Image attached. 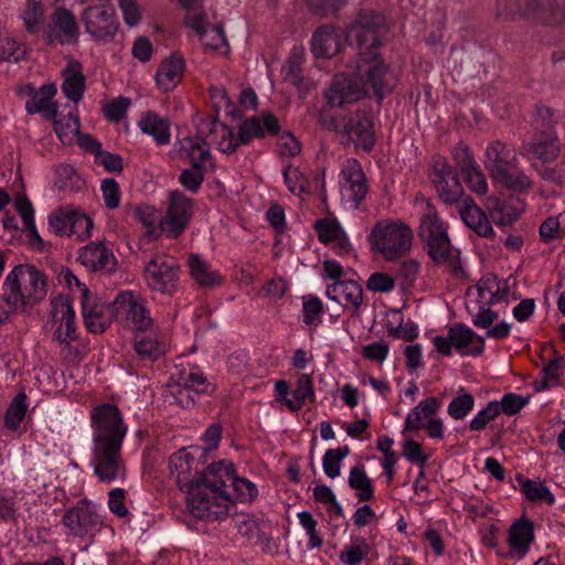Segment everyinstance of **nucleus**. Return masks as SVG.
Masks as SVG:
<instances>
[{
  "mask_svg": "<svg viewBox=\"0 0 565 565\" xmlns=\"http://www.w3.org/2000/svg\"><path fill=\"white\" fill-rule=\"evenodd\" d=\"M180 143V156L190 159L192 164L200 158H202V164H204L211 157L210 147L205 140L186 137L183 138Z\"/></svg>",
  "mask_w": 565,
  "mask_h": 565,
  "instance_id": "43",
  "label": "nucleus"
},
{
  "mask_svg": "<svg viewBox=\"0 0 565 565\" xmlns=\"http://www.w3.org/2000/svg\"><path fill=\"white\" fill-rule=\"evenodd\" d=\"M72 217L73 209L56 210L49 216V226L57 236H70Z\"/></svg>",
  "mask_w": 565,
  "mask_h": 565,
  "instance_id": "53",
  "label": "nucleus"
},
{
  "mask_svg": "<svg viewBox=\"0 0 565 565\" xmlns=\"http://www.w3.org/2000/svg\"><path fill=\"white\" fill-rule=\"evenodd\" d=\"M305 61L303 50L294 47L287 60L286 65L282 67V74L285 81L294 86L301 84L303 79L302 63Z\"/></svg>",
  "mask_w": 565,
  "mask_h": 565,
  "instance_id": "45",
  "label": "nucleus"
},
{
  "mask_svg": "<svg viewBox=\"0 0 565 565\" xmlns=\"http://www.w3.org/2000/svg\"><path fill=\"white\" fill-rule=\"evenodd\" d=\"M388 28L383 14L373 10H361L354 22L347 28V38L354 42L356 60L354 61L353 78L371 86L372 94L379 102L395 87L396 77L384 63L379 47Z\"/></svg>",
  "mask_w": 565,
  "mask_h": 565,
  "instance_id": "1",
  "label": "nucleus"
},
{
  "mask_svg": "<svg viewBox=\"0 0 565 565\" xmlns=\"http://www.w3.org/2000/svg\"><path fill=\"white\" fill-rule=\"evenodd\" d=\"M26 409V395L24 393L17 394L6 412V427L11 430H17L25 416Z\"/></svg>",
  "mask_w": 565,
  "mask_h": 565,
  "instance_id": "48",
  "label": "nucleus"
},
{
  "mask_svg": "<svg viewBox=\"0 0 565 565\" xmlns=\"http://www.w3.org/2000/svg\"><path fill=\"white\" fill-rule=\"evenodd\" d=\"M340 49L339 36L332 25L320 26L312 35L311 52L317 58H330Z\"/></svg>",
  "mask_w": 565,
  "mask_h": 565,
  "instance_id": "31",
  "label": "nucleus"
},
{
  "mask_svg": "<svg viewBox=\"0 0 565 565\" xmlns=\"http://www.w3.org/2000/svg\"><path fill=\"white\" fill-rule=\"evenodd\" d=\"M25 30L35 34L39 32L44 21V11L40 1L29 0L22 13Z\"/></svg>",
  "mask_w": 565,
  "mask_h": 565,
  "instance_id": "51",
  "label": "nucleus"
},
{
  "mask_svg": "<svg viewBox=\"0 0 565 565\" xmlns=\"http://www.w3.org/2000/svg\"><path fill=\"white\" fill-rule=\"evenodd\" d=\"M51 20L53 26L43 31V35L49 44L58 42L60 44H72L78 41L79 28L74 13L65 7H57Z\"/></svg>",
  "mask_w": 565,
  "mask_h": 565,
  "instance_id": "16",
  "label": "nucleus"
},
{
  "mask_svg": "<svg viewBox=\"0 0 565 565\" xmlns=\"http://www.w3.org/2000/svg\"><path fill=\"white\" fill-rule=\"evenodd\" d=\"M82 311L85 327L92 333H103L114 319L108 306L105 308L99 303L90 306L86 301H82Z\"/></svg>",
  "mask_w": 565,
  "mask_h": 565,
  "instance_id": "34",
  "label": "nucleus"
},
{
  "mask_svg": "<svg viewBox=\"0 0 565 565\" xmlns=\"http://www.w3.org/2000/svg\"><path fill=\"white\" fill-rule=\"evenodd\" d=\"M371 551L370 545L363 537H356L350 545H345L340 552L339 558L347 565H358Z\"/></svg>",
  "mask_w": 565,
  "mask_h": 565,
  "instance_id": "50",
  "label": "nucleus"
},
{
  "mask_svg": "<svg viewBox=\"0 0 565 565\" xmlns=\"http://www.w3.org/2000/svg\"><path fill=\"white\" fill-rule=\"evenodd\" d=\"M452 347L462 355H480L484 350V339L462 323H456L448 330Z\"/></svg>",
  "mask_w": 565,
  "mask_h": 565,
  "instance_id": "27",
  "label": "nucleus"
},
{
  "mask_svg": "<svg viewBox=\"0 0 565 565\" xmlns=\"http://www.w3.org/2000/svg\"><path fill=\"white\" fill-rule=\"evenodd\" d=\"M530 401V396H521L514 393H507L502 396L501 402H498L500 414L503 413L508 416L518 414Z\"/></svg>",
  "mask_w": 565,
  "mask_h": 565,
  "instance_id": "59",
  "label": "nucleus"
},
{
  "mask_svg": "<svg viewBox=\"0 0 565 565\" xmlns=\"http://www.w3.org/2000/svg\"><path fill=\"white\" fill-rule=\"evenodd\" d=\"M491 180L495 184L518 194H526L533 188L532 179L519 168L518 162L503 169L492 177Z\"/></svg>",
  "mask_w": 565,
  "mask_h": 565,
  "instance_id": "30",
  "label": "nucleus"
},
{
  "mask_svg": "<svg viewBox=\"0 0 565 565\" xmlns=\"http://www.w3.org/2000/svg\"><path fill=\"white\" fill-rule=\"evenodd\" d=\"M81 20L86 33L98 42L113 41L119 29L115 9L108 0L86 7L81 14Z\"/></svg>",
  "mask_w": 565,
  "mask_h": 565,
  "instance_id": "11",
  "label": "nucleus"
},
{
  "mask_svg": "<svg viewBox=\"0 0 565 565\" xmlns=\"http://www.w3.org/2000/svg\"><path fill=\"white\" fill-rule=\"evenodd\" d=\"M429 178L438 193L439 199L447 205L459 204L465 196L463 186L458 173L446 158L436 157L430 163Z\"/></svg>",
  "mask_w": 565,
  "mask_h": 565,
  "instance_id": "12",
  "label": "nucleus"
},
{
  "mask_svg": "<svg viewBox=\"0 0 565 565\" xmlns=\"http://www.w3.org/2000/svg\"><path fill=\"white\" fill-rule=\"evenodd\" d=\"M533 522L527 519L515 521L509 530L508 542L516 552L525 553L534 540Z\"/></svg>",
  "mask_w": 565,
  "mask_h": 565,
  "instance_id": "38",
  "label": "nucleus"
},
{
  "mask_svg": "<svg viewBox=\"0 0 565 565\" xmlns=\"http://www.w3.org/2000/svg\"><path fill=\"white\" fill-rule=\"evenodd\" d=\"M191 277L203 288H212L222 282L221 276L211 269L210 265L199 255L192 254L189 257Z\"/></svg>",
  "mask_w": 565,
  "mask_h": 565,
  "instance_id": "36",
  "label": "nucleus"
},
{
  "mask_svg": "<svg viewBox=\"0 0 565 565\" xmlns=\"http://www.w3.org/2000/svg\"><path fill=\"white\" fill-rule=\"evenodd\" d=\"M51 320L56 329L53 340L70 345L77 340L75 311L67 295H58L51 301Z\"/></svg>",
  "mask_w": 565,
  "mask_h": 565,
  "instance_id": "15",
  "label": "nucleus"
},
{
  "mask_svg": "<svg viewBox=\"0 0 565 565\" xmlns=\"http://www.w3.org/2000/svg\"><path fill=\"white\" fill-rule=\"evenodd\" d=\"M53 121L54 130L60 141L64 145H71L74 141V138L79 134V117L75 113H70L67 116H63L55 119H50Z\"/></svg>",
  "mask_w": 565,
  "mask_h": 565,
  "instance_id": "42",
  "label": "nucleus"
},
{
  "mask_svg": "<svg viewBox=\"0 0 565 565\" xmlns=\"http://www.w3.org/2000/svg\"><path fill=\"white\" fill-rule=\"evenodd\" d=\"M522 13L543 24L556 25L564 21L565 12L557 0H519Z\"/></svg>",
  "mask_w": 565,
  "mask_h": 565,
  "instance_id": "19",
  "label": "nucleus"
},
{
  "mask_svg": "<svg viewBox=\"0 0 565 565\" xmlns=\"http://www.w3.org/2000/svg\"><path fill=\"white\" fill-rule=\"evenodd\" d=\"M315 390L312 377L309 374L302 373L297 380L296 388L292 391V398H284L285 406L296 413L302 408L307 399H313Z\"/></svg>",
  "mask_w": 565,
  "mask_h": 565,
  "instance_id": "39",
  "label": "nucleus"
},
{
  "mask_svg": "<svg viewBox=\"0 0 565 565\" xmlns=\"http://www.w3.org/2000/svg\"><path fill=\"white\" fill-rule=\"evenodd\" d=\"M499 415L498 402L491 401L470 420L469 429L472 431H481L486 429L487 425L493 422Z\"/></svg>",
  "mask_w": 565,
  "mask_h": 565,
  "instance_id": "54",
  "label": "nucleus"
},
{
  "mask_svg": "<svg viewBox=\"0 0 565 565\" xmlns=\"http://www.w3.org/2000/svg\"><path fill=\"white\" fill-rule=\"evenodd\" d=\"M554 113L550 107L539 106L532 121V132L546 134L555 131Z\"/></svg>",
  "mask_w": 565,
  "mask_h": 565,
  "instance_id": "55",
  "label": "nucleus"
},
{
  "mask_svg": "<svg viewBox=\"0 0 565 565\" xmlns=\"http://www.w3.org/2000/svg\"><path fill=\"white\" fill-rule=\"evenodd\" d=\"M413 239L411 226L398 220L377 222L369 235L372 249L390 262L406 255L412 248Z\"/></svg>",
  "mask_w": 565,
  "mask_h": 565,
  "instance_id": "7",
  "label": "nucleus"
},
{
  "mask_svg": "<svg viewBox=\"0 0 565 565\" xmlns=\"http://www.w3.org/2000/svg\"><path fill=\"white\" fill-rule=\"evenodd\" d=\"M342 175L349 183L351 191L350 199L356 204H360L367 194L369 185L362 167L356 159L347 160L342 169Z\"/></svg>",
  "mask_w": 565,
  "mask_h": 565,
  "instance_id": "32",
  "label": "nucleus"
},
{
  "mask_svg": "<svg viewBox=\"0 0 565 565\" xmlns=\"http://www.w3.org/2000/svg\"><path fill=\"white\" fill-rule=\"evenodd\" d=\"M102 194L105 206L109 210H114L119 205L120 202V190L115 179H105L102 182Z\"/></svg>",
  "mask_w": 565,
  "mask_h": 565,
  "instance_id": "62",
  "label": "nucleus"
},
{
  "mask_svg": "<svg viewBox=\"0 0 565 565\" xmlns=\"http://www.w3.org/2000/svg\"><path fill=\"white\" fill-rule=\"evenodd\" d=\"M521 491L525 498L531 502L543 501L550 505L554 504L555 498L550 489L541 481L523 479L519 477Z\"/></svg>",
  "mask_w": 565,
  "mask_h": 565,
  "instance_id": "44",
  "label": "nucleus"
},
{
  "mask_svg": "<svg viewBox=\"0 0 565 565\" xmlns=\"http://www.w3.org/2000/svg\"><path fill=\"white\" fill-rule=\"evenodd\" d=\"M561 153V147L556 132H532L527 140H523L520 154L524 158L534 157L542 162H553Z\"/></svg>",
  "mask_w": 565,
  "mask_h": 565,
  "instance_id": "17",
  "label": "nucleus"
},
{
  "mask_svg": "<svg viewBox=\"0 0 565 565\" xmlns=\"http://www.w3.org/2000/svg\"><path fill=\"white\" fill-rule=\"evenodd\" d=\"M230 488L232 489L230 493L233 497L231 507L235 501L252 502L258 495L256 486L248 479L237 477L235 472L228 484Z\"/></svg>",
  "mask_w": 565,
  "mask_h": 565,
  "instance_id": "47",
  "label": "nucleus"
},
{
  "mask_svg": "<svg viewBox=\"0 0 565 565\" xmlns=\"http://www.w3.org/2000/svg\"><path fill=\"white\" fill-rule=\"evenodd\" d=\"M461 174L467 186L472 192L479 195H483L488 192V183L479 164H476L473 168L463 171Z\"/></svg>",
  "mask_w": 565,
  "mask_h": 565,
  "instance_id": "57",
  "label": "nucleus"
},
{
  "mask_svg": "<svg viewBox=\"0 0 565 565\" xmlns=\"http://www.w3.org/2000/svg\"><path fill=\"white\" fill-rule=\"evenodd\" d=\"M341 134L347 137L348 141L353 142L356 147H362L370 152L375 145V135L372 119L356 113L344 119Z\"/></svg>",
  "mask_w": 565,
  "mask_h": 565,
  "instance_id": "18",
  "label": "nucleus"
},
{
  "mask_svg": "<svg viewBox=\"0 0 565 565\" xmlns=\"http://www.w3.org/2000/svg\"><path fill=\"white\" fill-rule=\"evenodd\" d=\"M423 202L425 206L419 218L418 237L425 250L436 265H446L454 274H459L462 270L459 250L450 243L446 223L429 200Z\"/></svg>",
  "mask_w": 565,
  "mask_h": 565,
  "instance_id": "5",
  "label": "nucleus"
},
{
  "mask_svg": "<svg viewBox=\"0 0 565 565\" xmlns=\"http://www.w3.org/2000/svg\"><path fill=\"white\" fill-rule=\"evenodd\" d=\"M179 273V264L173 257L156 254L143 267V279L151 291L172 295L177 290Z\"/></svg>",
  "mask_w": 565,
  "mask_h": 565,
  "instance_id": "10",
  "label": "nucleus"
},
{
  "mask_svg": "<svg viewBox=\"0 0 565 565\" xmlns=\"http://www.w3.org/2000/svg\"><path fill=\"white\" fill-rule=\"evenodd\" d=\"M327 297L338 303L349 307L353 316H358L363 300L362 287L352 279L334 281L326 291Z\"/></svg>",
  "mask_w": 565,
  "mask_h": 565,
  "instance_id": "22",
  "label": "nucleus"
},
{
  "mask_svg": "<svg viewBox=\"0 0 565 565\" xmlns=\"http://www.w3.org/2000/svg\"><path fill=\"white\" fill-rule=\"evenodd\" d=\"M235 468L232 462H213L188 490L186 507L190 513L205 521H217L230 514L233 497L228 484Z\"/></svg>",
  "mask_w": 565,
  "mask_h": 565,
  "instance_id": "3",
  "label": "nucleus"
},
{
  "mask_svg": "<svg viewBox=\"0 0 565 565\" xmlns=\"http://www.w3.org/2000/svg\"><path fill=\"white\" fill-rule=\"evenodd\" d=\"M194 463V457L186 452L185 449H180L170 456V476L174 479L181 490L185 489L188 491L195 484L198 478H195L196 471L193 472Z\"/></svg>",
  "mask_w": 565,
  "mask_h": 565,
  "instance_id": "23",
  "label": "nucleus"
},
{
  "mask_svg": "<svg viewBox=\"0 0 565 565\" xmlns=\"http://www.w3.org/2000/svg\"><path fill=\"white\" fill-rule=\"evenodd\" d=\"M458 205L460 217L468 227L482 237L494 235L487 215L470 196H463Z\"/></svg>",
  "mask_w": 565,
  "mask_h": 565,
  "instance_id": "25",
  "label": "nucleus"
},
{
  "mask_svg": "<svg viewBox=\"0 0 565 565\" xmlns=\"http://www.w3.org/2000/svg\"><path fill=\"white\" fill-rule=\"evenodd\" d=\"M93 428L92 466L97 479L103 483L124 480L126 462L121 455L127 426L119 408L109 403L95 406L90 411Z\"/></svg>",
  "mask_w": 565,
  "mask_h": 565,
  "instance_id": "2",
  "label": "nucleus"
},
{
  "mask_svg": "<svg viewBox=\"0 0 565 565\" xmlns=\"http://www.w3.org/2000/svg\"><path fill=\"white\" fill-rule=\"evenodd\" d=\"M65 72L67 75L62 84V90L68 99L78 103L83 97L85 87V77L82 73V66L78 62L73 61L67 64Z\"/></svg>",
  "mask_w": 565,
  "mask_h": 565,
  "instance_id": "35",
  "label": "nucleus"
},
{
  "mask_svg": "<svg viewBox=\"0 0 565 565\" xmlns=\"http://www.w3.org/2000/svg\"><path fill=\"white\" fill-rule=\"evenodd\" d=\"M372 93L371 86L351 76L340 74L334 77L324 92L326 105L318 113L319 125L329 131L341 132L344 119L335 113V107L354 103Z\"/></svg>",
  "mask_w": 565,
  "mask_h": 565,
  "instance_id": "6",
  "label": "nucleus"
},
{
  "mask_svg": "<svg viewBox=\"0 0 565 565\" xmlns=\"http://www.w3.org/2000/svg\"><path fill=\"white\" fill-rule=\"evenodd\" d=\"M171 121L168 117H161L153 110L141 114L138 121L140 130L151 136L158 146H166L170 142Z\"/></svg>",
  "mask_w": 565,
  "mask_h": 565,
  "instance_id": "29",
  "label": "nucleus"
},
{
  "mask_svg": "<svg viewBox=\"0 0 565 565\" xmlns=\"http://www.w3.org/2000/svg\"><path fill=\"white\" fill-rule=\"evenodd\" d=\"M313 227L317 231L319 241L323 244L332 242L343 232L339 222L335 220H317Z\"/></svg>",
  "mask_w": 565,
  "mask_h": 565,
  "instance_id": "56",
  "label": "nucleus"
},
{
  "mask_svg": "<svg viewBox=\"0 0 565 565\" xmlns=\"http://www.w3.org/2000/svg\"><path fill=\"white\" fill-rule=\"evenodd\" d=\"M323 312V303L318 297H310L303 301L302 317L307 326L317 327L321 323V315Z\"/></svg>",
  "mask_w": 565,
  "mask_h": 565,
  "instance_id": "60",
  "label": "nucleus"
},
{
  "mask_svg": "<svg viewBox=\"0 0 565 565\" xmlns=\"http://www.w3.org/2000/svg\"><path fill=\"white\" fill-rule=\"evenodd\" d=\"M440 407V401L430 396L420 401L419 404L407 415L404 430H418L424 427L423 419L430 418Z\"/></svg>",
  "mask_w": 565,
  "mask_h": 565,
  "instance_id": "37",
  "label": "nucleus"
},
{
  "mask_svg": "<svg viewBox=\"0 0 565 565\" xmlns=\"http://www.w3.org/2000/svg\"><path fill=\"white\" fill-rule=\"evenodd\" d=\"M235 527L238 533L248 542L259 544L263 542L262 529L257 520L248 514H239L234 519Z\"/></svg>",
  "mask_w": 565,
  "mask_h": 565,
  "instance_id": "46",
  "label": "nucleus"
},
{
  "mask_svg": "<svg viewBox=\"0 0 565 565\" xmlns=\"http://www.w3.org/2000/svg\"><path fill=\"white\" fill-rule=\"evenodd\" d=\"M201 41L205 47L211 49L212 51H220L222 47H225L226 50L228 49L227 39L222 23L212 25L209 29V36Z\"/></svg>",
  "mask_w": 565,
  "mask_h": 565,
  "instance_id": "63",
  "label": "nucleus"
},
{
  "mask_svg": "<svg viewBox=\"0 0 565 565\" xmlns=\"http://www.w3.org/2000/svg\"><path fill=\"white\" fill-rule=\"evenodd\" d=\"M108 310L115 320L136 332L148 331L154 326L146 301L132 291L119 292L108 305Z\"/></svg>",
  "mask_w": 565,
  "mask_h": 565,
  "instance_id": "9",
  "label": "nucleus"
},
{
  "mask_svg": "<svg viewBox=\"0 0 565 565\" xmlns=\"http://www.w3.org/2000/svg\"><path fill=\"white\" fill-rule=\"evenodd\" d=\"M204 164H202V158H200L191 168L181 171L179 182L189 192L196 193L204 181Z\"/></svg>",
  "mask_w": 565,
  "mask_h": 565,
  "instance_id": "49",
  "label": "nucleus"
},
{
  "mask_svg": "<svg viewBox=\"0 0 565 565\" xmlns=\"http://www.w3.org/2000/svg\"><path fill=\"white\" fill-rule=\"evenodd\" d=\"M185 24L195 31L201 40H204L209 36V29L212 26L206 21V14L202 11H191L185 17Z\"/></svg>",
  "mask_w": 565,
  "mask_h": 565,
  "instance_id": "64",
  "label": "nucleus"
},
{
  "mask_svg": "<svg viewBox=\"0 0 565 565\" xmlns=\"http://www.w3.org/2000/svg\"><path fill=\"white\" fill-rule=\"evenodd\" d=\"M475 406V398L471 394L456 396L448 405V414L454 419L465 418Z\"/></svg>",
  "mask_w": 565,
  "mask_h": 565,
  "instance_id": "58",
  "label": "nucleus"
},
{
  "mask_svg": "<svg viewBox=\"0 0 565 565\" xmlns=\"http://www.w3.org/2000/svg\"><path fill=\"white\" fill-rule=\"evenodd\" d=\"M279 129L278 118L273 114H264L244 120L239 126L237 137L230 126H227L228 135L216 129L211 142H215L221 152L233 153L239 145H247L254 138H265L266 135L276 136Z\"/></svg>",
  "mask_w": 565,
  "mask_h": 565,
  "instance_id": "8",
  "label": "nucleus"
},
{
  "mask_svg": "<svg viewBox=\"0 0 565 565\" xmlns=\"http://www.w3.org/2000/svg\"><path fill=\"white\" fill-rule=\"evenodd\" d=\"M211 387V383L203 373L198 367H193L184 377V385L180 388V395H189L190 391H194L196 394H206Z\"/></svg>",
  "mask_w": 565,
  "mask_h": 565,
  "instance_id": "52",
  "label": "nucleus"
},
{
  "mask_svg": "<svg viewBox=\"0 0 565 565\" xmlns=\"http://www.w3.org/2000/svg\"><path fill=\"white\" fill-rule=\"evenodd\" d=\"M70 226V236L75 235L79 239H85L90 235V230L93 228V221L86 214L73 210L72 224Z\"/></svg>",
  "mask_w": 565,
  "mask_h": 565,
  "instance_id": "61",
  "label": "nucleus"
},
{
  "mask_svg": "<svg viewBox=\"0 0 565 565\" xmlns=\"http://www.w3.org/2000/svg\"><path fill=\"white\" fill-rule=\"evenodd\" d=\"M479 298L492 306L504 299L509 294L505 281H499L495 277L481 279L477 285Z\"/></svg>",
  "mask_w": 565,
  "mask_h": 565,
  "instance_id": "40",
  "label": "nucleus"
},
{
  "mask_svg": "<svg viewBox=\"0 0 565 565\" xmlns=\"http://www.w3.org/2000/svg\"><path fill=\"white\" fill-rule=\"evenodd\" d=\"M78 260L92 271L110 273L115 269L116 258L103 243H89L79 249Z\"/></svg>",
  "mask_w": 565,
  "mask_h": 565,
  "instance_id": "21",
  "label": "nucleus"
},
{
  "mask_svg": "<svg viewBox=\"0 0 565 565\" xmlns=\"http://www.w3.org/2000/svg\"><path fill=\"white\" fill-rule=\"evenodd\" d=\"M348 482L350 488L356 491L359 501L364 502L373 499L374 488L362 465L351 468Z\"/></svg>",
  "mask_w": 565,
  "mask_h": 565,
  "instance_id": "41",
  "label": "nucleus"
},
{
  "mask_svg": "<svg viewBox=\"0 0 565 565\" xmlns=\"http://www.w3.org/2000/svg\"><path fill=\"white\" fill-rule=\"evenodd\" d=\"M524 207L525 203L513 196L507 200L490 198L488 202L490 216L499 225H510L515 222L524 211Z\"/></svg>",
  "mask_w": 565,
  "mask_h": 565,
  "instance_id": "28",
  "label": "nucleus"
},
{
  "mask_svg": "<svg viewBox=\"0 0 565 565\" xmlns=\"http://www.w3.org/2000/svg\"><path fill=\"white\" fill-rule=\"evenodd\" d=\"M193 214V201L179 191L170 193V203L166 216L160 222L162 233L175 238L188 227Z\"/></svg>",
  "mask_w": 565,
  "mask_h": 565,
  "instance_id": "14",
  "label": "nucleus"
},
{
  "mask_svg": "<svg viewBox=\"0 0 565 565\" xmlns=\"http://www.w3.org/2000/svg\"><path fill=\"white\" fill-rule=\"evenodd\" d=\"M184 61L180 56H171L163 61L156 74L158 87L163 92H171L183 76Z\"/></svg>",
  "mask_w": 565,
  "mask_h": 565,
  "instance_id": "33",
  "label": "nucleus"
},
{
  "mask_svg": "<svg viewBox=\"0 0 565 565\" xmlns=\"http://www.w3.org/2000/svg\"><path fill=\"white\" fill-rule=\"evenodd\" d=\"M56 92L54 84L41 86L32 98L25 102V111L29 115L41 114L46 120L55 119L58 114L57 103L53 99Z\"/></svg>",
  "mask_w": 565,
  "mask_h": 565,
  "instance_id": "26",
  "label": "nucleus"
},
{
  "mask_svg": "<svg viewBox=\"0 0 565 565\" xmlns=\"http://www.w3.org/2000/svg\"><path fill=\"white\" fill-rule=\"evenodd\" d=\"M1 290L0 324L18 310L40 303L47 294V278L34 265L19 264L6 276Z\"/></svg>",
  "mask_w": 565,
  "mask_h": 565,
  "instance_id": "4",
  "label": "nucleus"
},
{
  "mask_svg": "<svg viewBox=\"0 0 565 565\" xmlns=\"http://www.w3.org/2000/svg\"><path fill=\"white\" fill-rule=\"evenodd\" d=\"M134 349L139 360L152 363L164 355L167 351L164 335L154 326L148 331L136 332Z\"/></svg>",
  "mask_w": 565,
  "mask_h": 565,
  "instance_id": "20",
  "label": "nucleus"
},
{
  "mask_svg": "<svg viewBox=\"0 0 565 565\" xmlns=\"http://www.w3.org/2000/svg\"><path fill=\"white\" fill-rule=\"evenodd\" d=\"M62 523L67 527L68 534L75 537H93L100 531L103 518L90 502L84 499L64 513Z\"/></svg>",
  "mask_w": 565,
  "mask_h": 565,
  "instance_id": "13",
  "label": "nucleus"
},
{
  "mask_svg": "<svg viewBox=\"0 0 565 565\" xmlns=\"http://www.w3.org/2000/svg\"><path fill=\"white\" fill-rule=\"evenodd\" d=\"M516 162L515 151L501 140H494L487 146L483 164L490 178Z\"/></svg>",
  "mask_w": 565,
  "mask_h": 565,
  "instance_id": "24",
  "label": "nucleus"
}]
</instances>
